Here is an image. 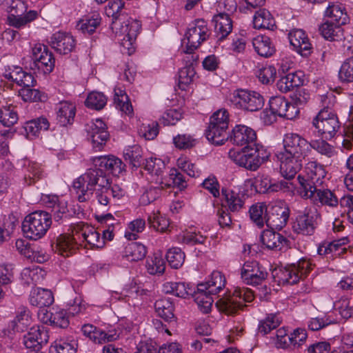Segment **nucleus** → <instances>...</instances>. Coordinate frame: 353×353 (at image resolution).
<instances>
[{
    "mask_svg": "<svg viewBox=\"0 0 353 353\" xmlns=\"http://www.w3.org/2000/svg\"><path fill=\"white\" fill-rule=\"evenodd\" d=\"M73 188L79 202L96 199L100 205L107 206L111 197L123 196L120 190L111 188L109 179L100 170H88L73 182Z\"/></svg>",
    "mask_w": 353,
    "mask_h": 353,
    "instance_id": "1",
    "label": "nucleus"
},
{
    "mask_svg": "<svg viewBox=\"0 0 353 353\" xmlns=\"http://www.w3.org/2000/svg\"><path fill=\"white\" fill-rule=\"evenodd\" d=\"M51 224L50 214L45 211H35L25 217L22 222V231L26 238L36 241L46 234Z\"/></svg>",
    "mask_w": 353,
    "mask_h": 353,
    "instance_id": "2",
    "label": "nucleus"
},
{
    "mask_svg": "<svg viewBox=\"0 0 353 353\" xmlns=\"http://www.w3.org/2000/svg\"><path fill=\"white\" fill-rule=\"evenodd\" d=\"M256 292H252L245 289H236L230 296L223 297L219 299L216 305L219 310L228 315H233L242 310L246 305L243 302H251L254 299V294Z\"/></svg>",
    "mask_w": 353,
    "mask_h": 353,
    "instance_id": "3",
    "label": "nucleus"
},
{
    "mask_svg": "<svg viewBox=\"0 0 353 353\" xmlns=\"http://www.w3.org/2000/svg\"><path fill=\"white\" fill-rule=\"evenodd\" d=\"M305 174H299L297 177L303 191L301 194L319 188L323 183L326 172L323 166L316 161H310L306 163L304 170Z\"/></svg>",
    "mask_w": 353,
    "mask_h": 353,
    "instance_id": "4",
    "label": "nucleus"
},
{
    "mask_svg": "<svg viewBox=\"0 0 353 353\" xmlns=\"http://www.w3.org/2000/svg\"><path fill=\"white\" fill-rule=\"evenodd\" d=\"M312 124L325 139L334 137L340 128L337 116L331 111L329 107H325L320 110L313 119Z\"/></svg>",
    "mask_w": 353,
    "mask_h": 353,
    "instance_id": "5",
    "label": "nucleus"
},
{
    "mask_svg": "<svg viewBox=\"0 0 353 353\" xmlns=\"http://www.w3.org/2000/svg\"><path fill=\"white\" fill-rule=\"evenodd\" d=\"M311 265L308 261L301 259L296 263H292L285 268L276 270V276L280 283L293 285L306 276L312 269Z\"/></svg>",
    "mask_w": 353,
    "mask_h": 353,
    "instance_id": "6",
    "label": "nucleus"
},
{
    "mask_svg": "<svg viewBox=\"0 0 353 353\" xmlns=\"http://www.w3.org/2000/svg\"><path fill=\"white\" fill-rule=\"evenodd\" d=\"M210 30L207 23L203 19H196L190 25L186 34L185 39L186 50L184 52L191 54L196 49L202 42L205 41L210 36Z\"/></svg>",
    "mask_w": 353,
    "mask_h": 353,
    "instance_id": "7",
    "label": "nucleus"
},
{
    "mask_svg": "<svg viewBox=\"0 0 353 353\" xmlns=\"http://www.w3.org/2000/svg\"><path fill=\"white\" fill-rule=\"evenodd\" d=\"M230 101L234 105L251 112L261 109L264 104L263 97L259 93L244 90L234 92Z\"/></svg>",
    "mask_w": 353,
    "mask_h": 353,
    "instance_id": "8",
    "label": "nucleus"
},
{
    "mask_svg": "<svg viewBox=\"0 0 353 353\" xmlns=\"http://www.w3.org/2000/svg\"><path fill=\"white\" fill-rule=\"evenodd\" d=\"M290 210L283 201H278L270 205L266 211V225L272 229L281 230L289 219Z\"/></svg>",
    "mask_w": 353,
    "mask_h": 353,
    "instance_id": "9",
    "label": "nucleus"
},
{
    "mask_svg": "<svg viewBox=\"0 0 353 353\" xmlns=\"http://www.w3.org/2000/svg\"><path fill=\"white\" fill-rule=\"evenodd\" d=\"M307 146L308 141L300 135L294 133L286 134L283 139V150L278 152L276 154L306 157Z\"/></svg>",
    "mask_w": 353,
    "mask_h": 353,
    "instance_id": "10",
    "label": "nucleus"
},
{
    "mask_svg": "<svg viewBox=\"0 0 353 353\" xmlns=\"http://www.w3.org/2000/svg\"><path fill=\"white\" fill-rule=\"evenodd\" d=\"M32 59L34 67L44 73H50L54 66V59L47 46L37 43L32 50Z\"/></svg>",
    "mask_w": 353,
    "mask_h": 353,
    "instance_id": "11",
    "label": "nucleus"
},
{
    "mask_svg": "<svg viewBox=\"0 0 353 353\" xmlns=\"http://www.w3.org/2000/svg\"><path fill=\"white\" fill-rule=\"evenodd\" d=\"M318 216L315 208H306L303 214L296 217L293 228L297 232L304 235H312L316 228V219Z\"/></svg>",
    "mask_w": 353,
    "mask_h": 353,
    "instance_id": "12",
    "label": "nucleus"
},
{
    "mask_svg": "<svg viewBox=\"0 0 353 353\" xmlns=\"http://www.w3.org/2000/svg\"><path fill=\"white\" fill-rule=\"evenodd\" d=\"M94 168L90 170H100L105 174L108 171L113 175L118 176L125 170V165L115 156H101L93 159Z\"/></svg>",
    "mask_w": 353,
    "mask_h": 353,
    "instance_id": "13",
    "label": "nucleus"
},
{
    "mask_svg": "<svg viewBox=\"0 0 353 353\" xmlns=\"http://www.w3.org/2000/svg\"><path fill=\"white\" fill-rule=\"evenodd\" d=\"M228 157L236 165L247 170L254 171L260 167L256 155L252 152V147L241 150L232 149L228 152Z\"/></svg>",
    "mask_w": 353,
    "mask_h": 353,
    "instance_id": "14",
    "label": "nucleus"
},
{
    "mask_svg": "<svg viewBox=\"0 0 353 353\" xmlns=\"http://www.w3.org/2000/svg\"><path fill=\"white\" fill-rule=\"evenodd\" d=\"M280 161V170L283 177L287 179H293L300 171L305 161V157H288L276 154Z\"/></svg>",
    "mask_w": 353,
    "mask_h": 353,
    "instance_id": "15",
    "label": "nucleus"
},
{
    "mask_svg": "<svg viewBox=\"0 0 353 353\" xmlns=\"http://www.w3.org/2000/svg\"><path fill=\"white\" fill-rule=\"evenodd\" d=\"M230 141L233 144L242 146L243 148L252 147L256 141V132L250 127L238 125L232 130Z\"/></svg>",
    "mask_w": 353,
    "mask_h": 353,
    "instance_id": "16",
    "label": "nucleus"
},
{
    "mask_svg": "<svg viewBox=\"0 0 353 353\" xmlns=\"http://www.w3.org/2000/svg\"><path fill=\"white\" fill-rule=\"evenodd\" d=\"M49 335L43 326H36L30 328L23 337L25 346L34 351H39L43 345L48 343Z\"/></svg>",
    "mask_w": 353,
    "mask_h": 353,
    "instance_id": "17",
    "label": "nucleus"
},
{
    "mask_svg": "<svg viewBox=\"0 0 353 353\" xmlns=\"http://www.w3.org/2000/svg\"><path fill=\"white\" fill-rule=\"evenodd\" d=\"M302 196L310 199L314 203H321L330 207H336L339 203L334 192L328 189H321L320 187L304 192Z\"/></svg>",
    "mask_w": 353,
    "mask_h": 353,
    "instance_id": "18",
    "label": "nucleus"
},
{
    "mask_svg": "<svg viewBox=\"0 0 353 353\" xmlns=\"http://www.w3.org/2000/svg\"><path fill=\"white\" fill-rule=\"evenodd\" d=\"M241 277L248 285H260L267 277V273L260 270L256 261L246 262L241 270Z\"/></svg>",
    "mask_w": 353,
    "mask_h": 353,
    "instance_id": "19",
    "label": "nucleus"
},
{
    "mask_svg": "<svg viewBox=\"0 0 353 353\" xmlns=\"http://www.w3.org/2000/svg\"><path fill=\"white\" fill-rule=\"evenodd\" d=\"M77 238H79V235L76 234L74 225L72 235L61 234L57 237L55 251L63 256H68L74 254L79 248L76 241Z\"/></svg>",
    "mask_w": 353,
    "mask_h": 353,
    "instance_id": "20",
    "label": "nucleus"
},
{
    "mask_svg": "<svg viewBox=\"0 0 353 353\" xmlns=\"http://www.w3.org/2000/svg\"><path fill=\"white\" fill-rule=\"evenodd\" d=\"M76 234L79 239L81 236L92 248H101L104 245V241L100 237V234L92 227L82 223L74 225Z\"/></svg>",
    "mask_w": 353,
    "mask_h": 353,
    "instance_id": "21",
    "label": "nucleus"
},
{
    "mask_svg": "<svg viewBox=\"0 0 353 353\" xmlns=\"http://www.w3.org/2000/svg\"><path fill=\"white\" fill-rule=\"evenodd\" d=\"M290 44L303 57H307L311 52V43L305 32L301 29L292 30L289 33Z\"/></svg>",
    "mask_w": 353,
    "mask_h": 353,
    "instance_id": "22",
    "label": "nucleus"
},
{
    "mask_svg": "<svg viewBox=\"0 0 353 353\" xmlns=\"http://www.w3.org/2000/svg\"><path fill=\"white\" fill-rule=\"evenodd\" d=\"M51 46L59 53L66 54L75 47V40L72 35L64 32H57L51 37Z\"/></svg>",
    "mask_w": 353,
    "mask_h": 353,
    "instance_id": "23",
    "label": "nucleus"
},
{
    "mask_svg": "<svg viewBox=\"0 0 353 353\" xmlns=\"http://www.w3.org/2000/svg\"><path fill=\"white\" fill-rule=\"evenodd\" d=\"M88 133L93 147L99 150L106 142L109 137L108 132L106 130V125L101 119H96L94 122L92 123Z\"/></svg>",
    "mask_w": 353,
    "mask_h": 353,
    "instance_id": "24",
    "label": "nucleus"
},
{
    "mask_svg": "<svg viewBox=\"0 0 353 353\" xmlns=\"http://www.w3.org/2000/svg\"><path fill=\"white\" fill-rule=\"evenodd\" d=\"M111 29L116 34L128 37L132 39H137V37L141 29V23L137 20H128L124 26L119 21H114L111 25Z\"/></svg>",
    "mask_w": 353,
    "mask_h": 353,
    "instance_id": "25",
    "label": "nucleus"
},
{
    "mask_svg": "<svg viewBox=\"0 0 353 353\" xmlns=\"http://www.w3.org/2000/svg\"><path fill=\"white\" fill-rule=\"evenodd\" d=\"M261 240L269 250H281L288 247V241L283 235L272 230L263 231Z\"/></svg>",
    "mask_w": 353,
    "mask_h": 353,
    "instance_id": "26",
    "label": "nucleus"
},
{
    "mask_svg": "<svg viewBox=\"0 0 353 353\" xmlns=\"http://www.w3.org/2000/svg\"><path fill=\"white\" fill-rule=\"evenodd\" d=\"M215 32L219 41L225 39L232 30V21L228 14L222 12L213 18Z\"/></svg>",
    "mask_w": 353,
    "mask_h": 353,
    "instance_id": "27",
    "label": "nucleus"
},
{
    "mask_svg": "<svg viewBox=\"0 0 353 353\" xmlns=\"http://www.w3.org/2000/svg\"><path fill=\"white\" fill-rule=\"evenodd\" d=\"M43 200L47 207L52 209V214L50 215L54 217L55 221H59L68 212L66 202L59 200L57 196L46 195L43 198Z\"/></svg>",
    "mask_w": 353,
    "mask_h": 353,
    "instance_id": "28",
    "label": "nucleus"
},
{
    "mask_svg": "<svg viewBox=\"0 0 353 353\" xmlns=\"http://www.w3.org/2000/svg\"><path fill=\"white\" fill-rule=\"evenodd\" d=\"M252 44L257 54L263 57L272 56L276 52V48L271 39L265 35H259L254 38Z\"/></svg>",
    "mask_w": 353,
    "mask_h": 353,
    "instance_id": "29",
    "label": "nucleus"
},
{
    "mask_svg": "<svg viewBox=\"0 0 353 353\" xmlns=\"http://www.w3.org/2000/svg\"><path fill=\"white\" fill-rule=\"evenodd\" d=\"M6 77L22 86L23 88L34 86L36 81L31 74L24 72L20 67H15Z\"/></svg>",
    "mask_w": 353,
    "mask_h": 353,
    "instance_id": "30",
    "label": "nucleus"
},
{
    "mask_svg": "<svg viewBox=\"0 0 353 353\" xmlns=\"http://www.w3.org/2000/svg\"><path fill=\"white\" fill-rule=\"evenodd\" d=\"M75 105L68 101H61L57 107V120L61 125L70 124L75 115Z\"/></svg>",
    "mask_w": 353,
    "mask_h": 353,
    "instance_id": "31",
    "label": "nucleus"
},
{
    "mask_svg": "<svg viewBox=\"0 0 353 353\" xmlns=\"http://www.w3.org/2000/svg\"><path fill=\"white\" fill-rule=\"evenodd\" d=\"M30 301L32 305L43 307L50 305L54 297L50 290L39 288L31 292Z\"/></svg>",
    "mask_w": 353,
    "mask_h": 353,
    "instance_id": "32",
    "label": "nucleus"
},
{
    "mask_svg": "<svg viewBox=\"0 0 353 353\" xmlns=\"http://www.w3.org/2000/svg\"><path fill=\"white\" fill-rule=\"evenodd\" d=\"M204 285H197V292L195 293V301L200 310L203 313H208L212 308L214 300Z\"/></svg>",
    "mask_w": 353,
    "mask_h": 353,
    "instance_id": "33",
    "label": "nucleus"
},
{
    "mask_svg": "<svg viewBox=\"0 0 353 353\" xmlns=\"http://www.w3.org/2000/svg\"><path fill=\"white\" fill-rule=\"evenodd\" d=\"M101 16L98 12H92L81 19L77 28L84 34L93 33L101 23Z\"/></svg>",
    "mask_w": 353,
    "mask_h": 353,
    "instance_id": "34",
    "label": "nucleus"
},
{
    "mask_svg": "<svg viewBox=\"0 0 353 353\" xmlns=\"http://www.w3.org/2000/svg\"><path fill=\"white\" fill-rule=\"evenodd\" d=\"M321 34L327 40L339 41L343 37V29L339 24L325 22L319 27Z\"/></svg>",
    "mask_w": 353,
    "mask_h": 353,
    "instance_id": "35",
    "label": "nucleus"
},
{
    "mask_svg": "<svg viewBox=\"0 0 353 353\" xmlns=\"http://www.w3.org/2000/svg\"><path fill=\"white\" fill-rule=\"evenodd\" d=\"M228 128L227 127L209 124L206 130V137L210 141L216 145H222L228 139Z\"/></svg>",
    "mask_w": 353,
    "mask_h": 353,
    "instance_id": "36",
    "label": "nucleus"
},
{
    "mask_svg": "<svg viewBox=\"0 0 353 353\" xmlns=\"http://www.w3.org/2000/svg\"><path fill=\"white\" fill-rule=\"evenodd\" d=\"M225 276L221 272L214 271L208 282L198 285H204L209 294H216L225 288Z\"/></svg>",
    "mask_w": 353,
    "mask_h": 353,
    "instance_id": "37",
    "label": "nucleus"
},
{
    "mask_svg": "<svg viewBox=\"0 0 353 353\" xmlns=\"http://www.w3.org/2000/svg\"><path fill=\"white\" fill-rule=\"evenodd\" d=\"M253 25L256 29H271L274 26L275 21L268 10L260 9L254 16Z\"/></svg>",
    "mask_w": 353,
    "mask_h": 353,
    "instance_id": "38",
    "label": "nucleus"
},
{
    "mask_svg": "<svg viewBox=\"0 0 353 353\" xmlns=\"http://www.w3.org/2000/svg\"><path fill=\"white\" fill-rule=\"evenodd\" d=\"M46 276V272L39 267L24 268L21 272V277L28 285H37L41 283Z\"/></svg>",
    "mask_w": 353,
    "mask_h": 353,
    "instance_id": "39",
    "label": "nucleus"
},
{
    "mask_svg": "<svg viewBox=\"0 0 353 353\" xmlns=\"http://www.w3.org/2000/svg\"><path fill=\"white\" fill-rule=\"evenodd\" d=\"M147 253L146 248L141 243L131 242L125 246V256L131 261H137L145 258Z\"/></svg>",
    "mask_w": 353,
    "mask_h": 353,
    "instance_id": "40",
    "label": "nucleus"
},
{
    "mask_svg": "<svg viewBox=\"0 0 353 353\" xmlns=\"http://www.w3.org/2000/svg\"><path fill=\"white\" fill-rule=\"evenodd\" d=\"M302 79L294 73L282 77L276 83L277 88L282 92H287L302 85Z\"/></svg>",
    "mask_w": 353,
    "mask_h": 353,
    "instance_id": "41",
    "label": "nucleus"
},
{
    "mask_svg": "<svg viewBox=\"0 0 353 353\" xmlns=\"http://www.w3.org/2000/svg\"><path fill=\"white\" fill-rule=\"evenodd\" d=\"M222 195L225 198L226 206L231 212H235L240 211L244 205V201L242 196L232 190H222Z\"/></svg>",
    "mask_w": 353,
    "mask_h": 353,
    "instance_id": "42",
    "label": "nucleus"
},
{
    "mask_svg": "<svg viewBox=\"0 0 353 353\" xmlns=\"http://www.w3.org/2000/svg\"><path fill=\"white\" fill-rule=\"evenodd\" d=\"M123 157L133 167L139 168L143 164V151L139 145L128 147L123 152Z\"/></svg>",
    "mask_w": 353,
    "mask_h": 353,
    "instance_id": "43",
    "label": "nucleus"
},
{
    "mask_svg": "<svg viewBox=\"0 0 353 353\" xmlns=\"http://www.w3.org/2000/svg\"><path fill=\"white\" fill-rule=\"evenodd\" d=\"M156 312L158 316L164 320L168 321L174 318V305L168 299H161L156 301L154 304Z\"/></svg>",
    "mask_w": 353,
    "mask_h": 353,
    "instance_id": "44",
    "label": "nucleus"
},
{
    "mask_svg": "<svg viewBox=\"0 0 353 353\" xmlns=\"http://www.w3.org/2000/svg\"><path fill=\"white\" fill-rule=\"evenodd\" d=\"M22 14L19 13L18 11H14L13 13L10 14L8 17L9 24L19 28L35 19L38 15L37 12L34 10L29 11L25 16H22Z\"/></svg>",
    "mask_w": 353,
    "mask_h": 353,
    "instance_id": "45",
    "label": "nucleus"
},
{
    "mask_svg": "<svg viewBox=\"0 0 353 353\" xmlns=\"http://www.w3.org/2000/svg\"><path fill=\"white\" fill-rule=\"evenodd\" d=\"M147 271L150 274H161L165 269V263L160 253H155L146 261Z\"/></svg>",
    "mask_w": 353,
    "mask_h": 353,
    "instance_id": "46",
    "label": "nucleus"
},
{
    "mask_svg": "<svg viewBox=\"0 0 353 353\" xmlns=\"http://www.w3.org/2000/svg\"><path fill=\"white\" fill-rule=\"evenodd\" d=\"M266 211L268 207L263 203H258L250 208V216L254 223L259 227H263L266 223Z\"/></svg>",
    "mask_w": 353,
    "mask_h": 353,
    "instance_id": "47",
    "label": "nucleus"
},
{
    "mask_svg": "<svg viewBox=\"0 0 353 353\" xmlns=\"http://www.w3.org/2000/svg\"><path fill=\"white\" fill-rule=\"evenodd\" d=\"M288 103L283 97H275L270 100V109L274 115L281 117L290 118L291 114L287 113Z\"/></svg>",
    "mask_w": 353,
    "mask_h": 353,
    "instance_id": "48",
    "label": "nucleus"
},
{
    "mask_svg": "<svg viewBox=\"0 0 353 353\" xmlns=\"http://www.w3.org/2000/svg\"><path fill=\"white\" fill-rule=\"evenodd\" d=\"M49 128V123L46 118H39L26 123L25 130L28 137L38 136L41 130H47Z\"/></svg>",
    "mask_w": 353,
    "mask_h": 353,
    "instance_id": "49",
    "label": "nucleus"
},
{
    "mask_svg": "<svg viewBox=\"0 0 353 353\" xmlns=\"http://www.w3.org/2000/svg\"><path fill=\"white\" fill-rule=\"evenodd\" d=\"M30 317L28 312L23 310L16 316L15 319L10 323V327L14 332H24L30 325Z\"/></svg>",
    "mask_w": 353,
    "mask_h": 353,
    "instance_id": "50",
    "label": "nucleus"
},
{
    "mask_svg": "<svg viewBox=\"0 0 353 353\" xmlns=\"http://www.w3.org/2000/svg\"><path fill=\"white\" fill-rule=\"evenodd\" d=\"M114 92V101L117 108L127 114H131L132 106L125 92L119 88L115 89Z\"/></svg>",
    "mask_w": 353,
    "mask_h": 353,
    "instance_id": "51",
    "label": "nucleus"
},
{
    "mask_svg": "<svg viewBox=\"0 0 353 353\" xmlns=\"http://www.w3.org/2000/svg\"><path fill=\"white\" fill-rule=\"evenodd\" d=\"M325 16L332 19L333 22L339 25L345 24L347 14L341 6L335 4L330 5L325 10Z\"/></svg>",
    "mask_w": 353,
    "mask_h": 353,
    "instance_id": "52",
    "label": "nucleus"
},
{
    "mask_svg": "<svg viewBox=\"0 0 353 353\" xmlns=\"http://www.w3.org/2000/svg\"><path fill=\"white\" fill-rule=\"evenodd\" d=\"M339 79L343 83L353 82V57L346 59L341 64Z\"/></svg>",
    "mask_w": 353,
    "mask_h": 353,
    "instance_id": "53",
    "label": "nucleus"
},
{
    "mask_svg": "<svg viewBox=\"0 0 353 353\" xmlns=\"http://www.w3.org/2000/svg\"><path fill=\"white\" fill-rule=\"evenodd\" d=\"M85 103L87 107L99 110L105 105L107 98L101 92H92L88 94Z\"/></svg>",
    "mask_w": 353,
    "mask_h": 353,
    "instance_id": "54",
    "label": "nucleus"
},
{
    "mask_svg": "<svg viewBox=\"0 0 353 353\" xmlns=\"http://www.w3.org/2000/svg\"><path fill=\"white\" fill-rule=\"evenodd\" d=\"M18 121L17 112L12 106H5L0 110V122L6 127L14 125Z\"/></svg>",
    "mask_w": 353,
    "mask_h": 353,
    "instance_id": "55",
    "label": "nucleus"
},
{
    "mask_svg": "<svg viewBox=\"0 0 353 353\" xmlns=\"http://www.w3.org/2000/svg\"><path fill=\"white\" fill-rule=\"evenodd\" d=\"M166 259L172 268L178 269L184 263L185 254L180 248H173L167 252Z\"/></svg>",
    "mask_w": 353,
    "mask_h": 353,
    "instance_id": "56",
    "label": "nucleus"
},
{
    "mask_svg": "<svg viewBox=\"0 0 353 353\" xmlns=\"http://www.w3.org/2000/svg\"><path fill=\"white\" fill-rule=\"evenodd\" d=\"M308 145L327 157H333L335 153L333 147L323 139L308 141Z\"/></svg>",
    "mask_w": 353,
    "mask_h": 353,
    "instance_id": "57",
    "label": "nucleus"
},
{
    "mask_svg": "<svg viewBox=\"0 0 353 353\" xmlns=\"http://www.w3.org/2000/svg\"><path fill=\"white\" fill-rule=\"evenodd\" d=\"M27 170L28 174L25 175L24 179L28 185L34 183L43 174V170L37 162L29 161L27 165Z\"/></svg>",
    "mask_w": 353,
    "mask_h": 353,
    "instance_id": "58",
    "label": "nucleus"
},
{
    "mask_svg": "<svg viewBox=\"0 0 353 353\" xmlns=\"http://www.w3.org/2000/svg\"><path fill=\"white\" fill-rule=\"evenodd\" d=\"M280 323L281 319L276 314H269L265 320L260 322L258 331L262 334H266L272 330L277 327Z\"/></svg>",
    "mask_w": 353,
    "mask_h": 353,
    "instance_id": "59",
    "label": "nucleus"
},
{
    "mask_svg": "<svg viewBox=\"0 0 353 353\" xmlns=\"http://www.w3.org/2000/svg\"><path fill=\"white\" fill-rule=\"evenodd\" d=\"M144 168L150 174L159 176L162 175L165 168V165L160 159L150 158L145 161Z\"/></svg>",
    "mask_w": 353,
    "mask_h": 353,
    "instance_id": "60",
    "label": "nucleus"
},
{
    "mask_svg": "<svg viewBox=\"0 0 353 353\" xmlns=\"http://www.w3.org/2000/svg\"><path fill=\"white\" fill-rule=\"evenodd\" d=\"M148 220L151 227L161 232H165L170 225L168 219L160 216L159 212L150 215Z\"/></svg>",
    "mask_w": 353,
    "mask_h": 353,
    "instance_id": "61",
    "label": "nucleus"
},
{
    "mask_svg": "<svg viewBox=\"0 0 353 353\" xmlns=\"http://www.w3.org/2000/svg\"><path fill=\"white\" fill-rule=\"evenodd\" d=\"M77 343L74 341L67 342L59 341L54 342L51 346V353H75L77 351Z\"/></svg>",
    "mask_w": 353,
    "mask_h": 353,
    "instance_id": "62",
    "label": "nucleus"
},
{
    "mask_svg": "<svg viewBox=\"0 0 353 353\" xmlns=\"http://www.w3.org/2000/svg\"><path fill=\"white\" fill-rule=\"evenodd\" d=\"M195 72L192 67H185L181 69L179 72V87L185 90V86L189 85L194 77Z\"/></svg>",
    "mask_w": 353,
    "mask_h": 353,
    "instance_id": "63",
    "label": "nucleus"
},
{
    "mask_svg": "<svg viewBox=\"0 0 353 353\" xmlns=\"http://www.w3.org/2000/svg\"><path fill=\"white\" fill-rule=\"evenodd\" d=\"M19 93L26 101H41L46 99V96L42 94L39 90L31 88H21Z\"/></svg>",
    "mask_w": 353,
    "mask_h": 353,
    "instance_id": "64",
    "label": "nucleus"
}]
</instances>
